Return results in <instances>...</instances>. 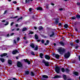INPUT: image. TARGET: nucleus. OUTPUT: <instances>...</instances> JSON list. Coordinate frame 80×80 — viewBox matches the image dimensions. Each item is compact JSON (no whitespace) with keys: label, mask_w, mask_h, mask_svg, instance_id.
Masks as SVG:
<instances>
[{"label":"nucleus","mask_w":80,"mask_h":80,"mask_svg":"<svg viewBox=\"0 0 80 80\" xmlns=\"http://www.w3.org/2000/svg\"><path fill=\"white\" fill-rule=\"evenodd\" d=\"M58 52H59L60 55H63V53L65 52V49H62V48H59L58 49Z\"/></svg>","instance_id":"1"},{"label":"nucleus","mask_w":80,"mask_h":80,"mask_svg":"<svg viewBox=\"0 0 80 80\" xmlns=\"http://www.w3.org/2000/svg\"><path fill=\"white\" fill-rule=\"evenodd\" d=\"M71 55V53H70L69 51H68L67 53L65 54L64 57H65L66 58H68L70 57Z\"/></svg>","instance_id":"2"},{"label":"nucleus","mask_w":80,"mask_h":80,"mask_svg":"<svg viewBox=\"0 0 80 80\" xmlns=\"http://www.w3.org/2000/svg\"><path fill=\"white\" fill-rule=\"evenodd\" d=\"M42 63H44L45 66L48 67L49 66V62L48 61H46L45 60L43 59L42 60Z\"/></svg>","instance_id":"3"},{"label":"nucleus","mask_w":80,"mask_h":80,"mask_svg":"<svg viewBox=\"0 0 80 80\" xmlns=\"http://www.w3.org/2000/svg\"><path fill=\"white\" fill-rule=\"evenodd\" d=\"M60 67L59 66L55 67V72L57 73H59V72H60Z\"/></svg>","instance_id":"4"},{"label":"nucleus","mask_w":80,"mask_h":80,"mask_svg":"<svg viewBox=\"0 0 80 80\" xmlns=\"http://www.w3.org/2000/svg\"><path fill=\"white\" fill-rule=\"evenodd\" d=\"M17 66L18 67L21 68L23 67V65L21 62H17Z\"/></svg>","instance_id":"5"},{"label":"nucleus","mask_w":80,"mask_h":80,"mask_svg":"<svg viewBox=\"0 0 80 80\" xmlns=\"http://www.w3.org/2000/svg\"><path fill=\"white\" fill-rule=\"evenodd\" d=\"M55 21L54 22V24H58L59 23V18H55Z\"/></svg>","instance_id":"6"},{"label":"nucleus","mask_w":80,"mask_h":80,"mask_svg":"<svg viewBox=\"0 0 80 80\" xmlns=\"http://www.w3.org/2000/svg\"><path fill=\"white\" fill-rule=\"evenodd\" d=\"M23 60L24 62H25L26 63H27L28 65H30V61H28V59H24Z\"/></svg>","instance_id":"7"},{"label":"nucleus","mask_w":80,"mask_h":80,"mask_svg":"<svg viewBox=\"0 0 80 80\" xmlns=\"http://www.w3.org/2000/svg\"><path fill=\"white\" fill-rule=\"evenodd\" d=\"M62 76L61 75H56L54 77H53V78H61Z\"/></svg>","instance_id":"8"},{"label":"nucleus","mask_w":80,"mask_h":80,"mask_svg":"<svg viewBox=\"0 0 80 80\" xmlns=\"http://www.w3.org/2000/svg\"><path fill=\"white\" fill-rule=\"evenodd\" d=\"M47 60H50V57L48 55H46L44 57Z\"/></svg>","instance_id":"9"},{"label":"nucleus","mask_w":80,"mask_h":80,"mask_svg":"<svg viewBox=\"0 0 80 80\" xmlns=\"http://www.w3.org/2000/svg\"><path fill=\"white\" fill-rule=\"evenodd\" d=\"M17 53H18V50H15L12 52V53L13 55H15Z\"/></svg>","instance_id":"10"},{"label":"nucleus","mask_w":80,"mask_h":80,"mask_svg":"<svg viewBox=\"0 0 80 80\" xmlns=\"http://www.w3.org/2000/svg\"><path fill=\"white\" fill-rule=\"evenodd\" d=\"M7 55V53H3L2 54L0 55L1 57H6Z\"/></svg>","instance_id":"11"},{"label":"nucleus","mask_w":80,"mask_h":80,"mask_svg":"<svg viewBox=\"0 0 80 80\" xmlns=\"http://www.w3.org/2000/svg\"><path fill=\"white\" fill-rule=\"evenodd\" d=\"M37 10H40L42 11L43 10V8L41 7H38L37 8Z\"/></svg>","instance_id":"12"},{"label":"nucleus","mask_w":80,"mask_h":80,"mask_svg":"<svg viewBox=\"0 0 80 80\" xmlns=\"http://www.w3.org/2000/svg\"><path fill=\"white\" fill-rule=\"evenodd\" d=\"M59 43L61 45H62V46H64L65 45V44L64 43V42H63L62 41H61L60 42H59Z\"/></svg>","instance_id":"13"},{"label":"nucleus","mask_w":80,"mask_h":80,"mask_svg":"<svg viewBox=\"0 0 80 80\" xmlns=\"http://www.w3.org/2000/svg\"><path fill=\"white\" fill-rule=\"evenodd\" d=\"M42 78H48V76L46 75H42Z\"/></svg>","instance_id":"14"},{"label":"nucleus","mask_w":80,"mask_h":80,"mask_svg":"<svg viewBox=\"0 0 80 80\" xmlns=\"http://www.w3.org/2000/svg\"><path fill=\"white\" fill-rule=\"evenodd\" d=\"M32 2L33 1V0H25V3H30V1Z\"/></svg>","instance_id":"15"},{"label":"nucleus","mask_w":80,"mask_h":80,"mask_svg":"<svg viewBox=\"0 0 80 80\" xmlns=\"http://www.w3.org/2000/svg\"><path fill=\"white\" fill-rule=\"evenodd\" d=\"M73 74L76 75V76H78V72H73Z\"/></svg>","instance_id":"16"},{"label":"nucleus","mask_w":80,"mask_h":80,"mask_svg":"<svg viewBox=\"0 0 80 80\" xmlns=\"http://www.w3.org/2000/svg\"><path fill=\"white\" fill-rule=\"evenodd\" d=\"M8 63L9 65H12V60H10V59L8 60Z\"/></svg>","instance_id":"17"},{"label":"nucleus","mask_w":80,"mask_h":80,"mask_svg":"<svg viewBox=\"0 0 80 80\" xmlns=\"http://www.w3.org/2000/svg\"><path fill=\"white\" fill-rule=\"evenodd\" d=\"M39 56L41 58H43V53H40L39 54Z\"/></svg>","instance_id":"18"},{"label":"nucleus","mask_w":80,"mask_h":80,"mask_svg":"<svg viewBox=\"0 0 80 80\" xmlns=\"http://www.w3.org/2000/svg\"><path fill=\"white\" fill-rule=\"evenodd\" d=\"M51 32L52 33V34H51L50 35V37H53V36H54L55 35V33H54V32L52 31Z\"/></svg>","instance_id":"19"},{"label":"nucleus","mask_w":80,"mask_h":80,"mask_svg":"<svg viewBox=\"0 0 80 80\" xmlns=\"http://www.w3.org/2000/svg\"><path fill=\"white\" fill-rule=\"evenodd\" d=\"M28 29L26 28H24L22 29V32H25L26 31V30H27Z\"/></svg>","instance_id":"20"},{"label":"nucleus","mask_w":80,"mask_h":80,"mask_svg":"<svg viewBox=\"0 0 80 80\" xmlns=\"http://www.w3.org/2000/svg\"><path fill=\"white\" fill-rule=\"evenodd\" d=\"M0 60L2 63H3L4 62H5V59L3 58H0Z\"/></svg>","instance_id":"21"},{"label":"nucleus","mask_w":80,"mask_h":80,"mask_svg":"<svg viewBox=\"0 0 80 80\" xmlns=\"http://www.w3.org/2000/svg\"><path fill=\"white\" fill-rule=\"evenodd\" d=\"M29 73H30V71H25V74L26 75H29Z\"/></svg>","instance_id":"22"},{"label":"nucleus","mask_w":80,"mask_h":80,"mask_svg":"<svg viewBox=\"0 0 80 80\" xmlns=\"http://www.w3.org/2000/svg\"><path fill=\"white\" fill-rule=\"evenodd\" d=\"M55 57L57 59H59V58H60V55L58 54H56Z\"/></svg>","instance_id":"23"},{"label":"nucleus","mask_w":80,"mask_h":80,"mask_svg":"<svg viewBox=\"0 0 80 80\" xmlns=\"http://www.w3.org/2000/svg\"><path fill=\"white\" fill-rule=\"evenodd\" d=\"M61 72H62V73H65V68H62L61 69Z\"/></svg>","instance_id":"24"},{"label":"nucleus","mask_w":80,"mask_h":80,"mask_svg":"<svg viewBox=\"0 0 80 80\" xmlns=\"http://www.w3.org/2000/svg\"><path fill=\"white\" fill-rule=\"evenodd\" d=\"M49 42H50V41H49V40H47L46 41V43H44L45 45L46 46L47 45H48V44H49Z\"/></svg>","instance_id":"25"},{"label":"nucleus","mask_w":80,"mask_h":80,"mask_svg":"<svg viewBox=\"0 0 80 80\" xmlns=\"http://www.w3.org/2000/svg\"><path fill=\"white\" fill-rule=\"evenodd\" d=\"M63 78L64 80H67V76L65 75H63Z\"/></svg>","instance_id":"26"},{"label":"nucleus","mask_w":80,"mask_h":80,"mask_svg":"<svg viewBox=\"0 0 80 80\" xmlns=\"http://www.w3.org/2000/svg\"><path fill=\"white\" fill-rule=\"evenodd\" d=\"M35 38L36 40H38V35H37V34H35Z\"/></svg>","instance_id":"27"},{"label":"nucleus","mask_w":80,"mask_h":80,"mask_svg":"<svg viewBox=\"0 0 80 80\" xmlns=\"http://www.w3.org/2000/svg\"><path fill=\"white\" fill-rule=\"evenodd\" d=\"M65 72H66L67 73H68L70 72V70L68 68H66L65 69Z\"/></svg>","instance_id":"28"},{"label":"nucleus","mask_w":80,"mask_h":80,"mask_svg":"<svg viewBox=\"0 0 80 80\" xmlns=\"http://www.w3.org/2000/svg\"><path fill=\"white\" fill-rule=\"evenodd\" d=\"M39 31H40L41 30H43V28L42 26H40L39 27Z\"/></svg>","instance_id":"29"},{"label":"nucleus","mask_w":80,"mask_h":80,"mask_svg":"<svg viewBox=\"0 0 80 80\" xmlns=\"http://www.w3.org/2000/svg\"><path fill=\"white\" fill-rule=\"evenodd\" d=\"M74 25H80V22L78 21L75 22L74 23Z\"/></svg>","instance_id":"30"},{"label":"nucleus","mask_w":80,"mask_h":80,"mask_svg":"<svg viewBox=\"0 0 80 80\" xmlns=\"http://www.w3.org/2000/svg\"><path fill=\"white\" fill-rule=\"evenodd\" d=\"M64 28H68V24H66L64 25Z\"/></svg>","instance_id":"31"},{"label":"nucleus","mask_w":80,"mask_h":80,"mask_svg":"<svg viewBox=\"0 0 80 80\" xmlns=\"http://www.w3.org/2000/svg\"><path fill=\"white\" fill-rule=\"evenodd\" d=\"M30 47H32V48H35V45H34V44L32 43L30 45Z\"/></svg>","instance_id":"32"},{"label":"nucleus","mask_w":80,"mask_h":80,"mask_svg":"<svg viewBox=\"0 0 80 80\" xmlns=\"http://www.w3.org/2000/svg\"><path fill=\"white\" fill-rule=\"evenodd\" d=\"M47 29L48 30H53V29L47 27Z\"/></svg>","instance_id":"33"},{"label":"nucleus","mask_w":80,"mask_h":80,"mask_svg":"<svg viewBox=\"0 0 80 80\" xmlns=\"http://www.w3.org/2000/svg\"><path fill=\"white\" fill-rule=\"evenodd\" d=\"M76 16L77 18H78V19H80V15H76Z\"/></svg>","instance_id":"34"},{"label":"nucleus","mask_w":80,"mask_h":80,"mask_svg":"<svg viewBox=\"0 0 80 80\" xmlns=\"http://www.w3.org/2000/svg\"><path fill=\"white\" fill-rule=\"evenodd\" d=\"M38 46L36 45V46L35 48H34V50H38Z\"/></svg>","instance_id":"35"},{"label":"nucleus","mask_w":80,"mask_h":80,"mask_svg":"<svg viewBox=\"0 0 80 80\" xmlns=\"http://www.w3.org/2000/svg\"><path fill=\"white\" fill-rule=\"evenodd\" d=\"M31 76H32V77H33L35 75V74H34V72H31Z\"/></svg>","instance_id":"36"},{"label":"nucleus","mask_w":80,"mask_h":80,"mask_svg":"<svg viewBox=\"0 0 80 80\" xmlns=\"http://www.w3.org/2000/svg\"><path fill=\"white\" fill-rule=\"evenodd\" d=\"M30 34H33V32L29 31V32L28 34V35H30Z\"/></svg>","instance_id":"37"},{"label":"nucleus","mask_w":80,"mask_h":80,"mask_svg":"<svg viewBox=\"0 0 80 80\" xmlns=\"http://www.w3.org/2000/svg\"><path fill=\"white\" fill-rule=\"evenodd\" d=\"M22 18H23V17H21L20 18H19L18 19V20H17V21L18 22V21H19L20 20H22Z\"/></svg>","instance_id":"38"},{"label":"nucleus","mask_w":80,"mask_h":80,"mask_svg":"<svg viewBox=\"0 0 80 80\" xmlns=\"http://www.w3.org/2000/svg\"><path fill=\"white\" fill-rule=\"evenodd\" d=\"M31 54L32 55H35V54L34 53V52L33 51H31Z\"/></svg>","instance_id":"39"},{"label":"nucleus","mask_w":80,"mask_h":80,"mask_svg":"<svg viewBox=\"0 0 80 80\" xmlns=\"http://www.w3.org/2000/svg\"><path fill=\"white\" fill-rule=\"evenodd\" d=\"M76 18H77L75 17V16H74L73 17L71 18V19L72 20H75V19H76Z\"/></svg>","instance_id":"40"},{"label":"nucleus","mask_w":80,"mask_h":80,"mask_svg":"<svg viewBox=\"0 0 80 80\" xmlns=\"http://www.w3.org/2000/svg\"><path fill=\"white\" fill-rule=\"evenodd\" d=\"M9 23L7 21L6 22V23L4 24V25H5V26H6L7 25H8Z\"/></svg>","instance_id":"41"},{"label":"nucleus","mask_w":80,"mask_h":80,"mask_svg":"<svg viewBox=\"0 0 80 80\" xmlns=\"http://www.w3.org/2000/svg\"><path fill=\"white\" fill-rule=\"evenodd\" d=\"M36 15H34L32 16V19H35V17H36Z\"/></svg>","instance_id":"42"},{"label":"nucleus","mask_w":80,"mask_h":80,"mask_svg":"<svg viewBox=\"0 0 80 80\" xmlns=\"http://www.w3.org/2000/svg\"><path fill=\"white\" fill-rule=\"evenodd\" d=\"M77 5H78L79 7L80 6V2H78L76 3Z\"/></svg>","instance_id":"43"},{"label":"nucleus","mask_w":80,"mask_h":80,"mask_svg":"<svg viewBox=\"0 0 80 80\" xmlns=\"http://www.w3.org/2000/svg\"><path fill=\"white\" fill-rule=\"evenodd\" d=\"M52 55L53 57H55L56 56V54H55V53H52Z\"/></svg>","instance_id":"44"},{"label":"nucleus","mask_w":80,"mask_h":80,"mask_svg":"<svg viewBox=\"0 0 80 80\" xmlns=\"http://www.w3.org/2000/svg\"><path fill=\"white\" fill-rule=\"evenodd\" d=\"M76 42L77 43H79V40L77 39L76 40Z\"/></svg>","instance_id":"45"},{"label":"nucleus","mask_w":80,"mask_h":80,"mask_svg":"<svg viewBox=\"0 0 80 80\" xmlns=\"http://www.w3.org/2000/svg\"><path fill=\"white\" fill-rule=\"evenodd\" d=\"M41 42L42 43H45V41H44V40L42 39V40Z\"/></svg>","instance_id":"46"},{"label":"nucleus","mask_w":80,"mask_h":80,"mask_svg":"<svg viewBox=\"0 0 80 80\" xmlns=\"http://www.w3.org/2000/svg\"><path fill=\"white\" fill-rule=\"evenodd\" d=\"M29 12H32V8H29Z\"/></svg>","instance_id":"47"},{"label":"nucleus","mask_w":80,"mask_h":80,"mask_svg":"<svg viewBox=\"0 0 80 80\" xmlns=\"http://www.w3.org/2000/svg\"><path fill=\"white\" fill-rule=\"evenodd\" d=\"M12 3H14V4H17V2L16 1L13 2Z\"/></svg>","instance_id":"48"},{"label":"nucleus","mask_w":80,"mask_h":80,"mask_svg":"<svg viewBox=\"0 0 80 80\" xmlns=\"http://www.w3.org/2000/svg\"><path fill=\"white\" fill-rule=\"evenodd\" d=\"M70 45L71 46H75V45L73 44V43H71Z\"/></svg>","instance_id":"49"},{"label":"nucleus","mask_w":80,"mask_h":80,"mask_svg":"<svg viewBox=\"0 0 80 80\" xmlns=\"http://www.w3.org/2000/svg\"><path fill=\"white\" fill-rule=\"evenodd\" d=\"M14 34L15 33H11L10 34V35L11 36H13V35H14Z\"/></svg>","instance_id":"50"},{"label":"nucleus","mask_w":80,"mask_h":80,"mask_svg":"<svg viewBox=\"0 0 80 80\" xmlns=\"http://www.w3.org/2000/svg\"><path fill=\"white\" fill-rule=\"evenodd\" d=\"M14 23V22H12L11 24V26H13V25Z\"/></svg>","instance_id":"51"},{"label":"nucleus","mask_w":80,"mask_h":80,"mask_svg":"<svg viewBox=\"0 0 80 80\" xmlns=\"http://www.w3.org/2000/svg\"><path fill=\"white\" fill-rule=\"evenodd\" d=\"M7 10H6V11H4V14H6V13H7Z\"/></svg>","instance_id":"52"},{"label":"nucleus","mask_w":80,"mask_h":80,"mask_svg":"<svg viewBox=\"0 0 80 80\" xmlns=\"http://www.w3.org/2000/svg\"><path fill=\"white\" fill-rule=\"evenodd\" d=\"M78 47H79V46H76L75 47V48H76V49H77L78 48Z\"/></svg>","instance_id":"53"},{"label":"nucleus","mask_w":80,"mask_h":80,"mask_svg":"<svg viewBox=\"0 0 80 80\" xmlns=\"http://www.w3.org/2000/svg\"><path fill=\"white\" fill-rule=\"evenodd\" d=\"M23 39L24 40H26L27 39V37L26 36H25L23 38Z\"/></svg>","instance_id":"54"},{"label":"nucleus","mask_w":80,"mask_h":80,"mask_svg":"<svg viewBox=\"0 0 80 80\" xmlns=\"http://www.w3.org/2000/svg\"><path fill=\"white\" fill-rule=\"evenodd\" d=\"M17 40L18 41H19L20 40V38L18 37L17 38Z\"/></svg>","instance_id":"55"},{"label":"nucleus","mask_w":80,"mask_h":80,"mask_svg":"<svg viewBox=\"0 0 80 80\" xmlns=\"http://www.w3.org/2000/svg\"><path fill=\"white\" fill-rule=\"evenodd\" d=\"M59 10H60V11H62V10H63V8H60L59 9Z\"/></svg>","instance_id":"56"},{"label":"nucleus","mask_w":80,"mask_h":80,"mask_svg":"<svg viewBox=\"0 0 80 80\" xmlns=\"http://www.w3.org/2000/svg\"><path fill=\"white\" fill-rule=\"evenodd\" d=\"M59 24H58L59 26H62V23H59Z\"/></svg>","instance_id":"57"},{"label":"nucleus","mask_w":80,"mask_h":80,"mask_svg":"<svg viewBox=\"0 0 80 80\" xmlns=\"http://www.w3.org/2000/svg\"><path fill=\"white\" fill-rule=\"evenodd\" d=\"M75 32H78V29L77 28H75Z\"/></svg>","instance_id":"58"},{"label":"nucleus","mask_w":80,"mask_h":80,"mask_svg":"<svg viewBox=\"0 0 80 80\" xmlns=\"http://www.w3.org/2000/svg\"><path fill=\"white\" fill-rule=\"evenodd\" d=\"M14 42L15 44H16L17 43V42H16V41L15 40H14Z\"/></svg>","instance_id":"59"},{"label":"nucleus","mask_w":80,"mask_h":80,"mask_svg":"<svg viewBox=\"0 0 80 80\" xmlns=\"http://www.w3.org/2000/svg\"><path fill=\"white\" fill-rule=\"evenodd\" d=\"M28 43V41H26L25 42V43H26V44Z\"/></svg>","instance_id":"60"},{"label":"nucleus","mask_w":80,"mask_h":80,"mask_svg":"<svg viewBox=\"0 0 80 80\" xmlns=\"http://www.w3.org/2000/svg\"><path fill=\"white\" fill-rule=\"evenodd\" d=\"M40 41H41V40H37V42H40Z\"/></svg>","instance_id":"61"},{"label":"nucleus","mask_w":80,"mask_h":80,"mask_svg":"<svg viewBox=\"0 0 80 80\" xmlns=\"http://www.w3.org/2000/svg\"><path fill=\"white\" fill-rule=\"evenodd\" d=\"M17 10H20V8H19L18 7L17 8Z\"/></svg>","instance_id":"62"},{"label":"nucleus","mask_w":80,"mask_h":80,"mask_svg":"<svg viewBox=\"0 0 80 80\" xmlns=\"http://www.w3.org/2000/svg\"><path fill=\"white\" fill-rule=\"evenodd\" d=\"M78 59H79V61H80V56H78Z\"/></svg>","instance_id":"63"},{"label":"nucleus","mask_w":80,"mask_h":80,"mask_svg":"<svg viewBox=\"0 0 80 80\" xmlns=\"http://www.w3.org/2000/svg\"><path fill=\"white\" fill-rule=\"evenodd\" d=\"M41 80H47L43 79V78H41Z\"/></svg>","instance_id":"64"}]
</instances>
